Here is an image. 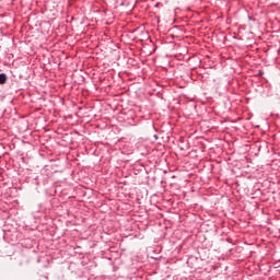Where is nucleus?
<instances>
[{"label": "nucleus", "instance_id": "1", "mask_svg": "<svg viewBox=\"0 0 280 280\" xmlns=\"http://www.w3.org/2000/svg\"><path fill=\"white\" fill-rule=\"evenodd\" d=\"M5 82H8V77L5 75V73H1L0 74V84H5Z\"/></svg>", "mask_w": 280, "mask_h": 280}]
</instances>
